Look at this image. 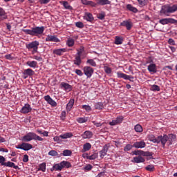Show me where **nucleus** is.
<instances>
[{"instance_id": "obj_10", "label": "nucleus", "mask_w": 177, "mask_h": 177, "mask_svg": "<svg viewBox=\"0 0 177 177\" xmlns=\"http://www.w3.org/2000/svg\"><path fill=\"white\" fill-rule=\"evenodd\" d=\"M44 100H46V102H47V103L52 107H56V106H57V102L53 100V99H52L49 95L44 96Z\"/></svg>"}, {"instance_id": "obj_19", "label": "nucleus", "mask_w": 177, "mask_h": 177, "mask_svg": "<svg viewBox=\"0 0 177 177\" xmlns=\"http://www.w3.org/2000/svg\"><path fill=\"white\" fill-rule=\"evenodd\" d=\"M84 20H86V21H89L90 23H92L95 20V18H93V15L91 13L86 12L84 17Z\"/></svg>"}, {"instance_id": "obj_63", "label": "nucleus", "mask_w": 177, "mask_h": 177, "mask_svg": "<svg viewBox=\"0 0 177 177\" xmlns=\"http://www.w3.org/2000/svg\"><path fill=\"white\" fill-rule=\"evenodd\" d=\"M61 120L64 121L66 120V111H62L61 113Z\"/></svg>"}, {"instance_id": "obj_39", "label": "nucleus", "mask_w": 177, "mask_h": 177, "mask_svg": "<svg viewBox=\"0 0 177 177\" xmlns=\"http://www.w3.org/2000/svg\"><path fill=\"white\" fill-rule=\"evenodd\" d=\"M76 121L79 123V124H84V122H86L88 121V118H78L76 119Z\"/></svg>"}, {"instance_id": "obj_22", "label": "nucleus", "mask_w": 177, "mask_h": 177, "mask_svg": "<svg viewBox=\"0 0 177 177\" xmlns=\"http://www.w3.org/2000/svg\"><path fill=\"white\" fill-rule=\"evenodd\" d=\"M22 74H24L25 75H28V77H32L35 74V72L31 69V68H27L24 70V72Z\"/></svg>"}, {"instance_id": "obj_48", "label": "nucleus", "mask_w": 177, "mask_h": 177, "mask_svg": "<svg viewBox=\"0 0 177 177\" xmlns=\"http://www.w3.org/2000/svg\"><path fill=\"white\" fill-rule=\"evenodd\" d=\"M151 91H153V92H160V86L158 85L153 84L151 86Z\"/></svg>"}, {"instance_id": "obj_52", "label": "nucleus", "mask_w": 177, "mask_h": 177, "mask_svg": "<svg viewBox=\"0 0 177 177\" xmlns=\"http://www.w3.org/2000/svg\"><path fill=\"white\" fill-rule=\"evenodd\" d=\"M133 147V145H131L130 144L127 145L124 148V151H129L130 150H132V148Z\"/></svg>"}, {"instance_id": "obj_36", "label": "nucleus", "mask_w": 177, "mask_h": 177, "mask_svg": "<svg viewBox=\"0 0 177 177\" xmlns=\"http://www.w3.org/2000/svg\"><path fill=\"white\" fill-rule=\"evenodd\" d=\"M62 5L64 8H65L66 9H68V10H73V7L70 6V4H68V1H63Z\"/></svg>"}, {"instance_id": "obj_41", "label": "nucleus", "mask_w": 177, "mask_h": 177, "mask_svg": "<svg viewBox=\"0 0 177 177\" xmlns=\"http://www.w3.org/2000/svg\"><path fill=\"white\" fill-rule=\"evenodd\" d=\"M77 54L76 55L77 56H82V53H84V52H85V48H84V46H80V49H77Z\"/></svg>"}, {"instance_id": "obj_54", "label": "nucleus", "mask_w": 177, "mask_h": 177, "mask_svg": "<svg viewBox=\"0 0 177 177\" xmlns=\"http://www.w3.org/2000/svg\"><path fill=\"white\" fill-rule=\"evenodd\" d=\"M58 155L59 153H57V151H56L55 150H51L48 152V156H52L53 157H55Z\"/></svg>"}, {"instance_id": "obj_6", "label": "nucleus", "mask_w": 177, "mask_h": 177, "mask_svg": "<svg viewBox=\"0 0 177 177\" xmlns=\"http://www.w3.org/2000/svg\"><path fill=\"white\" fill-rule=\"evenodd\" d=\"M16 149H20L21 150H24V151H28V150H31V149H32V145L27 142H22L17 145Z\"/></svg>"}, {"instance_id": "obj_26", "label": "nucleus", "mask_w": 177, "mask_h": 177, "mask_svg": "<svg viewBox=\"0 0 177 177\" xmlns=\"http://www.w3.org/2000/svg\"><path fill=\"white\" fill-rule=\"evenodd\" d=\"M96 6L97 5H101V6H103L104 5H110L111 3V1L109 0H96Z\"/></svg>"}, {"instance_id": "obj_57", "label": "nucleus", "mask_w": 177, "mask_h": 177, "mask_svg": "<svg viewBox=\"0 0 177 177\" xmlns=\"http://www.w3.org/2000/svg\"><path fill=\"white\" fill-rule=\"evenodd\" d=\"M104 70L106 74H111V68L109 66H104Z\"/></svg>"}, {"instance_id": "obj_51", "label": "nucleus", "mask_w": 177, "mask_h": 177, "mask_svg": "<svg viewBox=\"0 0 177 177\" xmlns=\"http://www.w3.org/2000/svg\"><path fill=\"white\" fill-rule=\"evenodd\" d=\"M133 154L136 156H145V151L142 150L134 151Z\"/></svg>"}, {"instance_id": "obj_21", "label": "nucleus", "mask_w": 177, "mask_h": 177, "mask_svg": "<svg viewBox=\"0 0 177 177\" xmlns=\"http://www.w3.org/2000/svg\"><path fill=\"white\" fill-rule=\"evenodd\" d=\"M82 5H87L88 6H92L93 8H96V3L88 1V0H81Z\"/></svg>"}, {"instance_id": "obj_27", "label": "nucleus", "mask_w": 177, "mask_h": 177, "mask_svg": "<svg viewBox=\"0 0 177 177\" xmlns=\"http://www.w3.org/2000/svg\"><path fill=\"white\" fill-rule=\"evenodd\" d=\"M74 99H71L68 102V103L66 104V111L68 113L71 111V109H73V106H74Z\"/></svg>"}, {"instance_id": "obj_20", "label": "nucleus", "mask_w": 177, "mask_h": 177, "mask_svg": "<svg viewBox=\"0 0 177 177\" xmlns=\"http://www.w3.org/2000/svg\"><path fill=\"white\" fill-rule=\"evenodd\" d=\"M3 167H8V168H14V169H19V166L15 165V162L10 161L5 162Z\"/></svg>"}, {"instance_id": "obj_7", "label": "nucleus", "mask_w": 177, "mask_h": 177, "mask_svg": "<svg viewBox=\"0 0 177 177\" xmlns=\"http://www.w3.org/2000/svg\"><path fill=\"white\" fill-rule=\"evenodd\" d=\"M122 121H124V116L122 115L118 116L116 118L113 119L111 122H109V125H111V127L119 125V124H122Z\"/></svg>"}, {"instance_id": "obj_43", "label": "nucleus", "mask_w": 177, "mask_h": 177, "mask_svg": "<svg viewBox=\"0 0 177 177\" xmlns=\"http://www.w3.org/2000/svg\"><path fill=\"white\" fill-rule=\"evenodd\" d=\"M39 171H42V172H45L46 171V163H41L39 166Z\"/></svg>"}, {"instance_id": "obj_11", "label": "nucleus", "mask_w": 177, "mask_h": 177, "mask_svg": "<svg viewBox=\"0 0 177 177\" xmlns=\"http://www.w3.org/2000/svg\"><path fill=\"white\" fill-rule=\"evenodd\" d=\"M60 88L66 92H71V91H73V86L66 82H61Z\"/></svg>"}, {"instance_id": "obj_37", "label": "nucleus", "mask_w": 177, "mask_h": 177, "mask_svg": "<svg viewBox=\"0 0 177 177\" xmlns=\"http://www.w3.org/2000/svg\"><path fill=\"white\" fill-rule=\"evenodd\" d=\"M0 17H3V20L8 19V16H6V12L3 8L0 7Z\"/></svg>"}, {"instance_id": "obj_13", "label": "nucleus", "mask_w": 177, "mask_h": 177, "mask_svg": "<svg viewBox=\"0 0 177 177\" xmlns=\"http://www.w3.org/2000/svg\"><path fill=\"white\" fill-rule=\"evenodd\" d=\"M46 42H60L59 38L56 35H48L46 37Z\"/></svg>"}, {"instance_id": "obj_23", "label": "nucleus", "mask_w": 177, "mask_h": 177, "mask_svg": "<svg viewBox=\"0 0 177 177\" xmlns=\"http://www.w3.org/2000/svg\"><path fill=\"white\" fill-rule=\"evenodd\" d=\"M145 158L142 157L141 156H138L136 157H134L132 162H136V164H139L140 162H145Z\"/></svg>"}, {"instance_id": "obj_62", "label": "nucleus", "mask_w": 177, "mask_h": 177, "mask_svg": "<svg viewBox=\"0 0 177 177\" xmlns=\"http://www.w3.org/2000/svg\"><path fill=\"white\" fill-rule=\"evenodd\" d=\"M168 44L169 45H173V46L176 45V43H175V40H174V39H172V38L169 39Z\"/></svg>"}, {"instance_id": "obj_64", "label": "nucleus", "mask_w": 177, "mask_h": 177, "mask_svg": "<svg viewBox=\"0 0 177 177\" xmlns=\"http://www.w3.org/2000/svg\"><path fill=\"white\" fill-rule=\"evenodd\" d=\"M54 141L55 142H57L58 143H60V142H62V137H60V136H55V137H54Z\"/></svg>"}, {"instance_id": "obj_32", "label": "nucleus", "mask_w": 177, "mask_h": 177, "mask_svg": "<svg viewBox=\"0 0 177 177\" xmlns=\"http://www.w3.org/2000/svg\"><path fill=\"white\" fill-rule=\"evenodd\" d=\"M26 64L32 68H36L37 66L38 65V62H37V61H28Z\"/></svg>"}, {"instance_id": "obj_35", "label": "nucleus", "mask_w": 177, "mask_h": 177, "mask_svg": "<svg viewBox=\"0 0 177 177\" xmlns=\"http://www.w3.org/2000/svg\"><path fill=\"white\" fill-rule=\"evenodd\" d=\"M73 133H66L64 134L60 135L61 139H68L70 138H73Z\"/></svg>"}, {"instance_id": "obj_30", "label": "nucleus", "mask_w": 177, "mask_h": 177, "mask_svg": "<svg viewBox=\"0 0 177 177\" xmlns=\"http://www.w3.org/2000/svg\"><path fill=\"white\" fill-rule=\"evenodd\" d=\"M127 10H129L130 12H133V13H138V8L136 7H133L131 4H127L126 6Z\"/></svg>"}, {"instance_id": "obj_18", "label": "nucleus", "mask_w": 177, "mask_h": 177, "mask_svg": "<svg viewBox=\"0 0 177 177\" xmlns=\"http://www.w3.org/2000/svg\"><path fill=\"white\" fill-rule=\"evenodd\" d=\"M107 151H109V145H106L103 147L102 150L100 151V157H101V158H103L104 156H106Z\"/></svg>"}, {"instance_id": "obj_1", "label": "nucleus", "mask_w": 177, "mask_h": 177, "mask_svg": "<svg viewBox=\"0 0 177 177\" xmlns=\"http://www.w3.org/2000/svg\"><path fill=\"white\" fill-rule=\"evenodd\" d=\"M23 32L27 34L28 35H32V37H39V35H42L44 34V31H45V26H36L30 29H23Z\"/></svg>"}, {"instance_id": "obj_4", "label": "nucleus", "mask_w": 177, "mask_h": 177, "mask_svg": "<svg viewBox=\"0 0 177 177\" xmlns=\"http://www.w3.org/2000/svg\"><path fill=\"white\" fill-rule=\"evenodd\" d=\"M38 46H39V41L35 40L33 41L28 44H26V48L28 49V50H32V54L35 55V53H37L38 52Z\"/></svg>"}, {"instance_id": "obj_24", "label": "nucleus", "mask_w": 177, "mask_h": 177, "mask_svg": "<svg viewBox=\"0 0 177 177\" xmlns=\"http://www.w3.org/2000/svg\"><path fill=\"white\" fill-rule=\"evenodd\" d=\"M83 139H91L92 136H93V133H92L91 131H86L82 134Z\"/></svg>"}, {"instance_id": "obj_58", "label": "nucleus", "mask_w": 177, "mask_h": 177, "mask_svg": "<svg viewBox=\"0 0 177 177\" xmlns=\"http://www.w3.org/2000/svg\"><path fill=\"white\" fill-rule=\"evenodd\" d=\"M97 158V153H94L93 154H92L91 156H88V160H96V158Z\"/></svg>"}, {"instance_id": "obj_60", "label": "nucleus", "mask_w": 177, "mask_h": 177, "mask_svg": "<svg viewBox=\"0 0 177 177\" xmlns=\"http://www.w3.org/2000/svg\"><path fill=\"white\" fill-rule=\"evenodd\" d=\"M148 138L149 140H150V142H153V143H154L156 141V136H154L153 134L149 135Z\"/></svg>"}, {"instance_id": "obj_40", "label": "nucleus", "mask_w": 177, "mask_h": 177, "mask_svg": "<svg viewBox=\"0 0 177 177\" xmlns=\"http://www.w3.org/2000/svg\"><path fill=\"white\" fill-rule=\"evenodd\" d=\"M104 108V106L102 102H98L95 104V109H96V110H103Z\"/></svg>"}, {"instance_id": "obj_56", "label": "nucleus", "mask_w": 177, "mask_h": 177, "mask_svg": "<svg viewBox=\"0 0 177 177\" xmlns=\"http://www.w3.org/2000/svg\"><path fill=\"white\" fill-rule=\"evenodd\" d=\"M75 26L77 27V28H84V23L82 21L76 22Z\"/></svg>"}, {"instance_id": "obj_3", "label": "nucleus", "mask_w": 177, "mask_h": 177, "mask_svg": "<svg viewBox=\"0 0 177 177\" xmlns=\"http://www.w3.org/2000/svg\"><path fill=\"white\" fill-rule=\"evenodd\" d=\"M22 142H31V140H38L39 142H43L44 138L37 135L34 132H29L21 138Z\"/></svg>"}, {"instance_id": "obj_14", "label": "nucleus", "mask_w": 177, "mask_h": 177, "mask_svg": "<svg viewBox=\"0 0 177 177\" xmlns=\"http://www.w3.org/2000/svg\"><path fill=\"white\" fill-rule=\"evenodd\" d=\"M120 26L122 27H126L127 30H129L131 28H132L133 25L131 21L126 20L121 22Z\"/></svg>"}, {"instance_id": "obj_15", "label": "nucleus", "mask_w": 177, "mask_h": 177, "mask_svg": "<svg viewBox=\"0 0 177 177\" xmlns=\"http://www.w3.org/2000/svg\"><path fill=\"white\" fill-rule=\"evenodd\" d=\"M67 52L66 48H57L53 50V55H57V56H63V53Z\"/></svg>"}, {"instance_id": "obj_9", "label": "nucleus", "mask_w": 177, "mask_h": 177, "mask_svg": "<svg viewBox=\"0 0 177 177\" xmlns=\"http://www.w3.org/2000/svg\"><path fill=\"white\" fill-rule=\"evenodd\" d=\"M32 108H31V105L29 104H25L24 106L20 110V113L22 114H28V113H31Z\"/></svg>"}, {"instance_id": "obj_53", "label": "nucleus", "mask_w": 177, "mask_h": 177, "mask_svg": "<svg viewBox=\"0 0 177 177\" xmlns=\"http://www.w3.org/2000/svg\"><path fill=\"white\" fill-rule=\"evenodd\" d=\"M145 157H149V158H153V152L145 151L144 152Z\"/></svg>"}, {"instance_id": "obj_2", "label": "nucleus", "mask_w": 177, "mask_h": 177, "mask_svg": "<svg viewBox=\"0 0 177 177\" xmlns=\"http://www.w3.org/2000/svg\"><path fill=\"white\" fill-rule=\"evenodd\" d=\"M177 12V4L174 5H164L162 6L160 11V15H165V16H169L170 13H175Z\"/></svg>"}, {"instance_id": "obj_42", "label": "nucleus", "mask_w": 177, "mask_h": 177, "mask_svg": "<svg viewBox=\"0 0 177 177\" xmlns=\"http://www.w3.org/2000/svg\"><path fill=\"white\" fill-rule=\"evenodd\" d=\"M138 2L140 6L143 7V6H146V5L149 3V0H138Z\"/></svg>"}, {"instance_id": "obj_46", "label": "nucleus", "mask_w": 177, "mask_h": 177, "mask_svg": "<svg viewBox=\"0 0 177 177\" xmlns=\"http://www.w3.org/2000/svg\"><path fill=\"white\" fill-rule=\"evenodd\" d=\"M146 171H149V172H154V165H149L147 167H145Z\"/></svg>"}, {"instance_id": "obj_44", "label": "nucleus", "mask_w": 177, "mask_h": 177, "mask_svg": "<svg viewBox=\"0 0 177 177\" xmlns=\"http://www.w3.org/2000/svg\"><path fill=\"white\" fill-rule=\"evenodd\" d=\"M118 78H123V80H127V74L121 73V72H117Z\"/></svg>"}, {"instance_id": "obj_31", "label": "nucleus", "mask_w": 177, "mask_h": 177, "mask_svg": "<svg viewBox=\"0 0 177 177\" xmlns=\"http://www.w3.org/2000/svg\"><path fill=\"white\" fill-rule=\"evenodd\" d=\"M167 142H168V136L167 134L164 135L163 136H161L160 143L162 144V147H165Z\"/></svg>"}, {"instance_id": "obj_34", "label": "nucleus", "mask_w": 177, "mask_h": 177, "mask_svg": "<svg viewBox=\"0 0 177 177\" xmlns=\"http://www.w3.org/2000/svg\"><path fill=\"white\" fill-rule=\"evenodd\" d=\"M75 44V41L73 38H68L66 41V45L68 48H73Z\"/></svg>"}, {"instance_id": "obj_47", "label": "nucleus", "mask_w": 177, "mask_h": 177, "mask_svg": "<svg viewBox=\"0 0 177 177\" xmlns=\"http://www.w3.org/2000/svg\"><path fill=\"white\" fill-rule=\"evenodd\" d=\"M86 63L90 64V66H92V67H96V66H97L96 62L92 59H88L86 61Z\"/></svg>"}, {"instance_id": "obj_55", "label": "nucleus", "mask_w": 177, "mask_h": 177, "mask_svg": "<svg viewBox=\"0 0 177 177\" xmlns=\"http://www.w3.org/2000/svg\"><path fill=\"white\" fill-rule=\"evenodd\" d=\"M82 109H84L86 110V111H91L92 110V108H91V106L89 105H82Z\"/></svg>"}, {"instance_id": "obj_50", "label": "nucleus", "mask_w": 177, "mask_h": 177, "mask_svg": "<svg viewBox=\"0 0 177 177\" xmlns=\"http://www.w3.org/2000/svg\"><path fill=\"white\" fill-rule=\"evenodd\" d=\"M54 168H55V171H62L63 169V167H62V163L54 165Z\"/></svg>"}, {"instance_id": "obj_59", "label": "nucleus", "mask_w": 177, "mask_h": 177, "mask_svg": "<svg viewBox=\"0 0 177 177\" xmlns=\"http://www.w3.org/2000/svg\"><path fill=\"white\" fill-rule=\"evenodd\" d=\"M5 161H6V159L5 158V157L0 156V164L2 166L5 165Z\"/></svg>"}, {"instance_id": "obj_45", "label": "nucleus", "mask_w": 177, "mask_h": 177, "mask_svg": "<svg viewBox=\"0 0 177 177\" xmlns=\"http://www.w3.org/2000/svg\"><path fill=\"white\" fill-rule=\"evenodd\" d=\"M134 129L136 132H138V133L143 132V128L140 126V124H136L134 127Z\"/></svg>"}, {"instance_id": "obj_49", "label": "nucleus", "mask_w": 177, "mask_h": 177, "mask_svg": "<svg viewBox=\"0 0 177 177\" xmlns=\"http://www.w3.org/2000/svg\"><path fill=\"white\" fill-rule=\"evenodd\" d=\"M104 17H106V12H102L101 13L97 15V19L100 20H104Z\"/></svg>"}, {"instance_id": "obj_12", "label": "nucleus", "mask_w": 177, "mask_h": 177, "mask_svg": "<svg viewBox=\"0 0 177 177\" xmlns=\"http://www.w3.org/2000/svg\"><path fill=\"white\" fill-rule=\"evenodd\" d=\"M133 147L136 149H145L146 147V142L145 141H137L133 143Z\"/></svg>"}, {"instance_id": "obj_17", "label": "nucleus", "mask_w": 177, "mask_h": 177, "mask_svg": "<svg viewBox=\"0 0 177 177\" xmlns=\"http://www.w3.org/2000/svg\"><path fill=\"white\" fill-rule=\"evenodd\" d=\"M167 145L168 146H171V145H174V142H176V136L174 134H169L167 136Z\"/></svg>"}, {"instance_id": "obj_25", "label": "nucleus", "mask_w": 177, "mask_h": 177, "mask_svg": "<svg viewBox=\"0 0 177 177\" xmlns=\"http://www.w3.org/2000/svg\"><path fill=\"white\" fill-rule=\"evenodd\" d=\"M92 149V145L89 142H86L83 145V149H82V153H86V151H89Z\"/></svg>"}, {"instance_id": "obj_8", "label": "nucleus", "mask_w": 177, "mask_h": 177, "mask_svg": "<svg viewBox=\"0 0 177 177\" xmlns=\"http://www.w3.org/2000/svg\"><path fill=\"white\" fill-rule=\"evenodd\" d=\"M83 71L87 78H91V77H92V75H93L94 72L93 68L91 66H84L83 68Z\"/></svg>"}, {"instance_id": "obj_33", "label": "nucleus", "mask_w": 177, "mask_h": 177, "mask_svg": "<svg viewBox=\"0 0 177 177\" xmlns=\"http://www.w3.org/2000/svg\"><path fill=\"white\" fill-rule=\"evenodd\" d=\"M61 166L63 168H71L72 165L71 163L68 161L63 160L61 162Z\"/></svg>"}, {"instance_id": "obj_61", "label": "nucleus", "mask_w": 177, "mask_h": 177, "mask_svg": "<svg viewBox=\"0 0 177 177\" xmlns=\"http://www.w3.org/2000/svg\"><path fill=\"white\" fill-rule=\"evenodd\" d=\"M75 73V74H77V75H79L80 77H82V75H84L82 71L80 69H76Z\"/></svg>"}, {"instance_id": "obj_28", "label": "nucleus", "mask_w": 177, "mask_h": 177, "mask_svg": "<svg viewBox=\"0 0 177 177\" xmlns=\"http://www.w3.org/2000/svg\"><path fill=\"white\" fill-rule=\"evenodd\" d=\"M123 42L124 38H122V37L115 36L114 41L115 45H122Z\"/></svg>"}, {"instance_id": "obj_38", "label": "nucleus", "mask_w": 177, "mask_h": 177, "mask_svg": "<svg viewBox=\"0 0 177 177\" xmlns=\"http://www.w3.org/2000/svg\"><path fill=\"white\" fill-rule=\"evenodd\" d=\"M72 154H73V152L71 151V150H68V149L64 150L62 153V156H64V157H68Z\"/></svg>"}, {"instance_id": "obj_16", "label": "nucleus", "mask_w": 177, "mask_h": 177, "mask_svg": "<svg viewBox=\"0 0 177 177\" xmlns=\"http://www.w3.org/2000/svg\"><path fill=\"white\" fill-rule=\"evenodd\" d=\"M148 71L151 74H156L157 73V65L156 64H150L147 67Z\"/></svg>"}, {"instance_id": "obj_29", "label": "nucleus", "mask_w": 177, "mask_h": 177, "mask_svg": "<svg viewBox=\"0 0 177 177\" xmlns=\"http://www.w3.org/2000/svg\"><path fill=\"white\" fill-rule=\"evenodd\" d=\"M82 63V59H81V56L75 55V59L73 60V64L75 66H81Z\"/></svg>"}, {"instance_id": "obj_5", "label": "nucleus", "mask_w": 177, "mask_h": 177, "mask_svg": "<svg viewBox=\"0 0 177 177\" xmlns=\"http://www.w3.org/2000/svg\"><path fill=\"white\" fill-rule=\"evenodd\" d=\"M160 24L165 26V24H177V20L174 18H164L159 20Z\"/></svg>"}]
</instances>
